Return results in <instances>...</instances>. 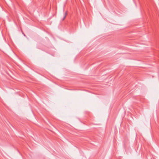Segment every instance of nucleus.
<instances>
[{
  "mask_svg": "<svg viewBox=\"0 0 159 159\" xmlns=\"http://www.w3.org/2000/svg\"><path fill=\"white\" fill-rule=\"evenodd\" d=\"M66 15H67V13L66 12L64 14V17L62 19L63 20H64L65 19V18L66 16Z\"/></svg>",
  "mask_w": 159,
  "mask_h": 159,
  "instance_id": "f257e3e1",
  "label": "nucleus"
}]
</instances>
